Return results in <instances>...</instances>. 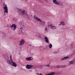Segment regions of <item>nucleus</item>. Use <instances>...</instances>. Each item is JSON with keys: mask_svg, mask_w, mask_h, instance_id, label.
Listing matches in <instances>:
<instances>
[{"mask_svg": "<svg viewBox=\"0 0 75 75\" xmlns=\"http://www.w3.org/2000/svg\"><path fill=\"white\" fill-rule=\"evenodd\" d=\"M29 72H32V71H33V70L32 69H29Z\"/></svg>", "mask_w": 75, "mask_h": 75, "instance_id": "nucleus-19", "label": "nucleus"}, {"mask_svg": "<svg viewBox=\"0 0 75 75\" xmlns=\"http://www.w3.org/2000/svg\"><path fill=\"white\" fill-rule=\"evenodd\" d=\"M49 27H50V28H51L52 29H55V27L54 26H52V25H48Z\"/></svg>", "mask_w": 75, "mask_h": 75, "instance_id": "nucleus-12", "label": "nucleus"}, {"mask_svg": "<svg viewBox=\"0 0 75 75\" xmlns=\"http://www.w3.org/2000/svg\"><path fill=\"white\" fill-rule=\"evenodd\" d=\"M55 74V73L52 72L51 73H49L47 74H46V75H53Z\"/></svg>", "mask_w": 75, "mask_h": 75, "instance_id": "nucleus-16", "label": "nucleus"}, {"mask_svg": "<svg viewBox=\"0 0 75 75\" xmlns=\"http://www.w3.org/2000/svg\"><path fill=\"white\" fill-rule=\"evenodd\" d=\"M10 27L12 30L14 31L16 28V25L15 24H12V25L10 26Z\"/></svg>", "mask_w": 75, "mask_h": 75, "instance_id": "nucleus-5", "label": "nucleus"}, {"mask_svg": "<svg viewBox=\"0 0 75 75\" xmlns=\"http://www.w3.org/2000/svg\"><path fill=\"white\" fill-rule=\"evenodd\" d=\"M10 25H11V24H10Z\"/></svg>", "mask_w": 75, "mask_h": 75, "instance_id": "nucleus-26", "label": "nucleus"}, {"mask_svg": "<svg viewBox=\"0 0 75 75\" xmlns=\"http://www.w3.org/2000/svg\"><path fill=\"white\" fill-rule=\"evenodd\" d=\"M73 52H74V54H75V50H74Z\"/></svg>", "mask_w": 75, "mask_h": 75, "instance_id": "nucleus-21", "label": "nucleus"}, {"mask_svg": "<svg viewBox=\"0 0 75 75\" xmlns=\"http://www.w3.org/2000/svg\"><path fill=\"white\" fill-rule=\"evenodd\" d=\"M37 74H38V75H40V74H39V73H37Z\"/></svg>", "mask_w": 75, "mask_h": 75, "instance_id": "nucleus-24", "label": "nucleus"}, {"mask_svg": "<svg viewBox=\"0 0 75 75\" xmlns=\"http://www.w3.org/2000/svg\"><path fill=\"white\" fill-rule=\"evenodd\" d=\"M39 37L40 38H41V39H44V38H45V36L42 35H40Z\"/></svg>", "mask_w": 75, "mask_h": 75, "instance_id": "nucleus-10", "label": "nucleus"}, {"mask_svg": "<svg viewBox=\"0 0 75 75\" xmlns=\"http://www.w3.org/2000/svg\"><path fill=\"white\" fill-rule=\"evenodd\" d=\"M64 25L65 23H64V22H62L60 23V24H59V25Z\"/></svg>", "mask_w": 75, "mask_h": 75, "instance_id": "nucleus-14", "label": "nucleus"}, {"mask_svg": "<svg viewBox=\"0 0 75 75\" xmlns=\"http://www.w3.org/2000/svg\"><path fill=\"white\" fill-rule=\"evenodd\" d=\"M4 14L5 15V13H8V8L6 4H5V5L4 6Z\"/></svg>", "mask_w": 75, "mask_h": 75, "instance_id": "nucleus-4", "label": "nucleus"}, {"mask_svg": "<svg viewBox=\"0 0 75 75\" xmlns=\"http://www.w3.org/2000/svg\"><path fill=\"white\" fill-rule=\"evenodd\" d=\"M49 47L50 49H51V48L52 47V44L50 43L49 45Z\"/></svg>", "mask_w": 75, "mask_h": 75, "instance_id": "nucleus-15", "label": "nucleus"}, {"mask_svg": "<svg viewBox=\"0 0 75 75\" xmlns=\"http://www.w3.org/2000/svg\"><path fill=\"white\" fill-rule=\"evenodd\" d=\"M20 28L21 30H23V28H22V27H21Z\"/></svg>", "mask_w": 75, "mask_h": 75, "instance_id": "nucleus-22", "label": "nucleus"}, {"mask_svg": "<svg viewBox=\"0 0 75 75\" xmlns=\"http://www.w3.org/2000/svg\"><path fill=\"white\" fill-rule=\"evenodd\" d=\"M54 68H61V67H60V66L59 65L56 66H54Z\"/></svg>", "mask_w": 75, "mask_h": 75, "instance_id": "nucleus-17", "label": "nucleus"}, {"mask_svg": "<svg viewBox=\"0 0 75 75\" xmlns=\"http://www.w3.org/2000/svg\"><path fill=\"white\" fill-rule=\"evenodd\" d=\"M72 48H75V43H72Z\"/></svg>", "mask_w": 75, "mask_h": 75, "instance_id": "nucleus-18", "label": "nucleus"}, {"mask_svg": "<svg viewBox=\"0 0 75 75\" xmlns=\"http://www.w3.org/2000/svg\"><path fill=\"white\" fill-rule=\"evenodd\" d=\"M45 42H47V43H49L48 39L47 37H45Z\"/></svg>", "mask_w": 75, "mask_h": 75, "instance_id": "nucleus-11", "label": "nucleus"}, {"mask_svg": "<svg viewBox=\"0 0 75 75\" xmlns=\"http://www.w3.org/2000/svg\"><path fill=\"white\" fill-rule=\"evenodd\" d=\"M47 28H45V30H46V31H47Z\"/></svg>", "mask_w": 75, "mask_h": 75, "instance_id": "nucleus-23", "label": "nucleus"}, {"mask_svg": "<svg viewBox=\"0 0 75 75\" xmlns=\"http://www.w3.org/2000/svg\"><path fill=\"white\" fill-rule=\"evenodd\" d=\"M34 17L36 20L38 21H40V22H42V23L44 24H45V22L44 21H42V20L40 19V18H38L37 16L34 15Z\"/></svg>", "mask_w": 75, "mask_h": 75, "instance_id": "nucleus-3", "label": "nucleus"}, {"mask_svg": "<svg viewBox=\"0 0 75 75\" xmlns=\"http://www.w3.org/2000/svg\"><path fill=\"white\" fill-rule=\"evenodd\" d=\"M26 60H27V61H32L33 60V57H29L26 58Z\"/></svg>", "mask_w": 75, "mask_h": 75, "instance_id": "nucleus-9", "label": "nucleus"}, {"mask_svg": "<svg viewBox=\"0 0 75 75\" xmlns=\"http://www.w3.org/2000/svg\"><path fill=\"white\" fill-rule=\"evenodd\" d=\"M16 10H17L19 14L23 16V15H24V14H25V10H22L21 9H19L18 8H16Z\"/></svg>", "mask_w": 75, "mask_h": 75, "instance_id": "nucleus-2", "label": "nucleus"}, {"mask_svg": "<svg viewBox=\"0 0 75 75\" xmlns=\"http://www.w3.org/2000/svg\"><path fill=\"white\" fill-rule=\"evenodd\" d=\"M7 62L8 64L11 65L12 66L16 67H17V63L16 62H13V59H12V56L11 55L10 56V60H8Z\"/></svg>", "mask_w": 75, "mask_h": 75, "instance_id": "nucleus-1", "label": "nucleus"}, {"mask_svg": "<svg viewBox=\"0 0 75 75\" xmlns=\"http://www.w3.org/2000/svg\"><path fill=\"white\" fill-rule=\"evenodd\" d=\"M68 58V57H65L62 59H61V60H62H62H64L65 59H67V58Z\"/></svg>", "mask_w": 75, "mask_h": 75, "instance_id": "nucleus-13", "label": "nucleus"}, {"mask_svg": "<svg viewBox=\"0 0 75 75\" xmlns=\"http://www.w3.org/2000/svg\"><path fill=\"white\" fill-rule=\"evenodd\" d=\"M20 43H19V45L21 46V45H23L24 44V42H25V40L22 39L21 40L19 41Z\"/></svg>", "mask_w": 75, "mask_h": 75, "instance_id": "nucleus-6", "label": "nucleus"}, {"mask_svg": "<svg viewBox=\"0 0 75 75\" xmlns=\"http://www.w3.org/2000/svg\"><path fill=\"white\" fill-rule=\"evenodd\" d=\"M53 3H54V4H57V5H59V2H58V1H57V0H53Z\"/></svg>", "mask_w": 75, "mask_h": 75, "instance_id": "nucleus-8", "label": "nucleus"}, {"mask_svg": "<svg viewBox=\"0 0 75 75\" xmlns=\"http://www.w3.org/2000/svg\"><path fill=\"white\" fill-rule=\"evenodd\" d=\"M46 67H49L50 66L49 65H46Z\"/></svg>", "mask_w": 75, "mask_h": 75, "instance_id": "nucleus-20", "label": "nucleus"}, {"mask_svg": "<svg viewBox=\"0 0 75 75\" xmlns=\"http://www.w3.org/2000/svg\"><path fill=\"white\" fill-rule=\"evenodd\" d=\"M33 67V66L32 65H28V64H27L26 66V68L28 69H31Z\"/></svg>", "mask_w": 75, "mask_h": 75, "instance_id": "nucleus-7", "label": "nucleus"}, {"mask_svg": "<svg viewBox=\"0 0 75 75\" xmlns=\"http://www.w3.org/2000/svg\"><path fill=\"white\" fill-rule=\"evenodd\" d=\"M30 46H31V45H29Z\"/></svg>", "mask_w": 75, "mask_h": 75, "instance_id": "nucleus-25", "label": "nucleus"}]
</instances>
